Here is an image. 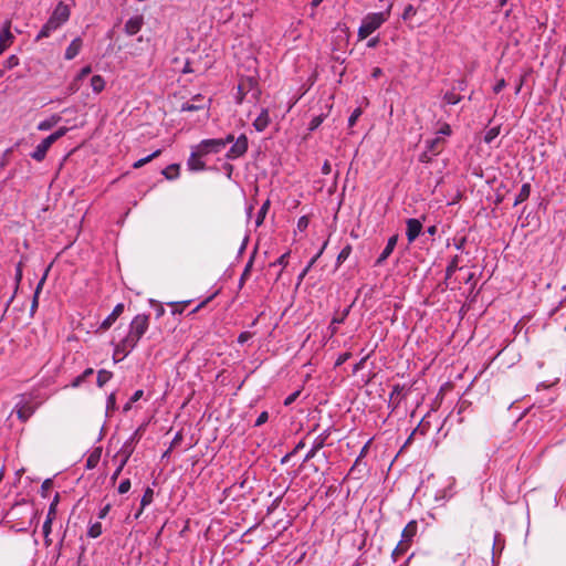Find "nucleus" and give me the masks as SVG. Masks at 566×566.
<instances>
[{"label":"nucleus","mask_w":566,"mask_h":566,"mask_svg":"<svg viewBox=\"0 0 566 566\" xmlns=\"http://www.w3.org/2000/svg\"><path fill=\"white\" fill-rule=\"evenodd\" d=\"M253 261H254V253L250 256L249 261L247 262L244 269H243V272L240 276V280H239V285L242 286L245 282V280L249 277L250 275V272L252 270V266H253Z\"/></svg>","instance_id":"a19ab883"},{"label":"nucleus","mask_w":566,"mask_h":566,"mask_svg":"<svg viewBox=\"0 0 566 566\" xmlns=\"http://www.w3.org/2000/svg\"><path fill=\"white\" fill-rule=\"evenodd\" d=\"M531 190H532L531 184H528V182L523 184L520 189V192L515 197L514 206H518L520 203L526 201L531 196Z\"/></svg>","instance_id":"a878e982"},{"label":"nucleus","mask_w":566,"mask_h":566,"mask_svg":"<svg viewBox=\"0 0 566 566\" xmlns=\"http://www.w3.org/2000/svg\"><path fill=\"white\" fill-rule=\"evenodd\" d=\"M270 122H271V119H270L269 109L262 108L260 114L253 120L252 125L256 132L262 133L268 128V126L270 125Z\"/></svg>","instance_id":"412c9836"},{"label":"nucleus","mask_w":566,"mask_h":566,"mask_svg":"<svg viewBox=\"0 0 566 566\" xmlns=\"http://www.w3.org/2000/svg\"><path fill=\"white\" fill-rule=\"evenodd\" d=\"M249 149V139L245 134H241L237 137L234 143L226 153L224 157L229 161L237 160L243 157Z\"/></svg>","instance_id":"39448f33"},{"label":"nucleus","mask_w":566,"mask_h":566,"mask_svg":"<svg viewBox=\"0 0 566 566\" xmlns=\"http://www.w3.org/2000/svg\"><path fill=\"white\" fill-rule=\"evenodd\" d=\"M327 245V241L324 242V244L322 245V248L318 250V252L310 260L308 264L305 266V269L300 273L298 275V280H303L305 277V275L307 274V272L310 271V269L315 264V262L318 260V258L323 254L325 248Z\"/></svg>","instance_id":"c85d7f7f"},{"label":"nucleus","mask_w":566,"mask_h":566,"mask_svg":"<svg viewBox=\"0 0 566 566\" xmlns=\"http://www.w3.org/2000/svg\"><path fill=\"white\" fill-rule=\"evenodd\" d=\"M468 87V81L465 78H460L455 82L453 86V91H464Z\"/></svg>","instance_id":"774afa93"},{"label":"nucleus","mask_w":566,"mask_h":566,"mask_svg":"<svg viewBox=\"0 0 566 566\" xmlns=\"http://www.w3.org/2000/svg\"><path fill=\"white\" fill-rule=\"evenodd\" d=\"M428 418H429V413H427L420 420L419 424L412 430L411 434L406 440L405 446L409 444L411 442V440L415 439L417 436L424 437L429 432V430L431 428V423L428 420Z\"/></svg>","instance_id":"a211bd4d"},{"label":"nucleus","mask_w":566,"mask_h":566,"mask_svg":"<svg viewBox=\"0 0 566 566\" xmlns=\"http://www.w3.org/2000/svg\"><path fill=\"white\" fill-rule=\"evenodd\" d=\"M71 15L70 7L63 1H59L48 21L42 25L39 33L35 36V41L51 36L56 30L65 24Z\"/></svg>","instance_id":"f257e3e1"},{"label":"nucleus","mask_w":566,"mask_h":566,"mask_svg":"<svg viewBox=\"0 0 566 566\" xmlns=\"http://www.w3.org/2000/svg\"><path fill=\"white\" fill-rule=\"evenodd\" d=\"M127 463L125 462V460H120L117 468L115 469V471L113 472V474L111 475V481L112 482H115L119 474L122 473L124 467L126 465Z\"/></svg>","instance_id":"680f3d73"},{"label":"nucleus","mask_w":566,"mask_h":566,"mask_svg":"<svg viewBox=\"0 0 566 566\" xmlns=\"http://www.w3.org/2000/svg\"><path fill=\"white\" fill-rule=\"evenodd\" d=\"M460 264V255L455 254L451 258L449 261L447 268H446V280H449L452 277V275L458 271L462 270V268L459 266Z\"/></svg>","instance_id":"393cba45"},{"label":"nucleus","mask_w":566,"mask_h":566,"mask_svg":"<svg viewBox=\"0 0 566 566\" xmlns=\"http://www.w3.org/2000/svg\"><path fill=\"white\" fill-rule=\"evenodd\" d=\"M218 295V291H216L214 293H212L210 296L206 297L203 301H201L195 308L191 313H197L198 311H200L202 307H205L209 302H211L216 296Z\"/></svg>","instance_id":"4d7b16f0"},{"label":"nucleus","mask_w":566,"mask_h":566,"mask_svg":"<svg viewBox=\"0 0 566 566\" xmlns=\"http://www.w3.org/2000/svg\"><path fill=\"white\" fill-rule=\"evenodd\" d=\"M67 132H69V127L62 126V127L57 128L55 132H53L52 134H50L49 136L54 142H56L60 138H62L63 136H65Z\"/></svg>","instance_id":"603ef678"},{"label":"nucleus","mask_w":566,"mask_h":566,"mask_svg":"<svg viewBox=\"0 0 566 566\" xmlns=\"http://www.w3.org/2000/svg\"><path fill=\"white\" fill-rule=\"evenodd\" d=\"M140 428L137 429L122 446L118 454L122 457L120 460H125L127 463L135 450V443L139 440Z\"/></svg>","instance_id":"9b49d317"},{"label":"nucleus","mask_w":566,"mask_h":566,"mask_svg":"<svg viewBox=\"0 0 566 566\" xmlns=\"http://www.w3.org/2000/svg\"><path fill=\"white\" fill-rule=\"evenodd\" d=\"M369 354L364 356L359 361H357L353 367V374H357L359 370H361L365 367V364L367 359L369 358Z\"/></svg>","instance_id":"69168bd1"},{"label":"nucleus","mask_w":566,"mask_h":566,"mask_svg":"<svg viewBox=\"0 0 566 566\" xmlns=\"http://www.w3.org/2000/svg\"><path fill=\"white\" fill-rule=\"evenodd\" d=\"M52 480L51 479H45L42 484H41V496L42 497H46L48 496V492L49 490L52 488Z\"/></svg>","instance_id":"052dcab7"},{"label":"nucleus","mask_w":566,"mask_h":566,"mask_svg":"<svg viewBox=\"0 0 566 566\" xmlns=\"http://www.w3.org/2000/svg\"><path fill=\"white\" fill-rule=\"evenodd\" d=\"M323 120H324V117L322 115L314 116L308 124V130L310 132L316 130L322 125Z\"/></svg>","instance_id":"3c124183"},{"label":"nucleus","mask_w":566,"mask_h":566,"mask_svg":"<svg viewBox=\"0 0 566 566\" xmlns=\"http://www.w3.org/2000/svg\"><path fill=\"white\" fill-rule=\"evenodd\" d=\"M269 420V412L268 411H262L255 422H254V427H261L262 424H264L266 421Z\"/></svg>","instance_id":"0e129e2a"},{"label":"nucleus","mask_w":566,"mask_h":566,"mask_svg":"<svg viewBox=\"0 0 566 566\" xmlns=\"http://www.w3.org/2000/svg\"><path fill=\"white\" fill-rule=\"evenodd\" d=\"M455 479L453 476L448 478L447 485L438 489L434 493L433 500L439 506L446 505L454 495Z\"/></svg>","instance_id":"0eeeda50"},{"label":"nucleus","mask_w":566,"mask_h":566,"mask_svg":"<svg viewBox=\"0 0 566 566\" xmlns=\"http://www.w3.org/2000/svg\"><path fill=\"white\" fill-rule=\"evenodd\" d=\"M409 544L407 543H403L402 541H400L397 546L395 547V549L392 551V554H391V557L395 562L398 560V558L403 555L408 549H409Z\"/></svg>","instance_id":"ea45409f"},{"label":"nucleus","mask_w":566,"mask_h":566,"mask_svg":"<svg viewBox=\"0 0 566 566\" xmlns=\"http://www.w3.org/2000/svg\"><path fill=\"white\" fill-rule=\"evenodd\" d=\"M467 243H468V238L465 235L453 239V247L460 252H462L464 250Z\"/></svg>","instance_id":"8fccbe9b"},{"label":"nucleus","mask_w":566,"mask_h":566,"mask_svg":"<svg viewBox=\"0 0 566 566\" xmlns=\"http://www.w3.org/2000/svg\"><path fill=\"white\" fill-rule=\"evenodd\" d=\"M132 488V482L129 479H124L120 481L119 485H118V493L119 494H126Z\"/></svg>","instance_id":"5fc2aeb1"},{"label":"nucleus","mask_w":566,"mask_h":566,"mask_svg":"<svg viewBox=\"0 0 566 566\" xmlns=\"http://www.w3.org/2000/svg\"><path fill=\"white\" fill-rule=\"evenodd\" d=\"M62 120V117L61 115L59 114H53L51 117L49 118H45L43 120H41L39 124H38V129L41 130V132H46V130H50L52 129L57 123H60Z\"/></svg>","instance_id":"b1692460"},{"label":"nucleus","mask_w":566,"mask_h":566,"mask_svg":"<svg viewBox=\"0 0 566 566\" xmlns=\"http://www.w3.org/2000/svg\"><path fill=\"white\" fill-rule=\"evenodd\" d=\"M203 157L198 153V149L193 146L191 154L187 160L188 169L191 171H202L206 169V164L200 158Z\"/></svg>","instance_id":"6ab92c4d"},{"label":"nucleus","mask_w":566,"mask_h":566,"mask_svg":"<svg viewBox=\"0 0 566 566\" xmlns=\"http://www.w3.org/2000/svg\"><path fill=\"white\" fill-rule=\"evenodd\" d=\"M116 409H117L116 395H115V392H112L107 396V399H106V416H108L109 412H113Z\"/></svg>","instance_id":"c03bdc74"},{"label":"nucleus","mask_w":566,"mask_h":566,"mask_svg":"<svg viewBox=\"0 0 566 566\" xmlns=\"http://www.w3.org/2000/svg\"><path fill=\"white\" fill-rule=\"evenodd\" d=\"M300 395H301V389H297V390H295V391L291 392V394H290V395L284 399V402H283V403H284V406H285V407H289V406H291L292 403H294V402H295V400L300 397Z\"/></svg>","instance_id":"6e6d98bb"},{"label":"nucleus","mask_w":566,"mask_h":566,"mask_svg":"<svg viewBox=\"0 0 566 566\" xmlns=\"http://www.w3.org/2000/svg\"><path fill=\"white\" fill-rule=\"evenodd\" d=\"M14 40V35L11 32V21L7 20L0 28V54L3 53V51L12 44Z\"/></svg>","instance_id":"2eb2a0df"},{"label":"nucleus","mask_w":566,"mask_h":566,"mask_svg":"<svg viewBox=\"0 0 566 566\" xmlns=\"http://www.w3.org/2000/svg\"><path fill=\"white\" fill-rule=\"evenodd\" d=\"M332 434V427L325 429L322 433H319L313 441L311 449L307 451V453L304 457L303 462H307L312 460L317 452L323 449L326 446L327 439Z\"/></svg>","instance_id":"1a4fd4ad"},{"label":"nucleus","mask_w":566,"mask_h":566,"mask_svg":"<svg viewBox=\"0 0 566 566\" xmlns=\"http://www.w3.org/2000/svg\"><path fill=\"white\" fill-rule=\"evenodd\" d=\"M59 501H60V494L56 493L54 495L52 502L50 503L49 511H48V514H46V517L44 521V522H49V527H52V523L56 515V506L59 504Z\"/></svg>","instance_id":"bb28decb"},{"label":"nucleus","mask_w":566,"mask_h":566,"mask_svg":"<svg viewBox=\"0 0 566 566\" xmlns=\"http://www.w3.org/2000/svg\"><path fill=\"white\" fill-rule=\"evenodd\" d=\"M353 251V248L350 244H346L342 250L340 252L338 253L337 255V259H336V266L338 268L339 265H342L350 255Z\"/></svg>","instance_id":"58836bf2"},{"label":"nucleus","mask_w":566,"mask_h":566,"mask_svg":"<svg viewBox=\"0 0 566 566\" xmlns=\"http://www.w3.org/2000/svg\"><path fill=\"white\" fill-rule=\"evenodd\" d=\"M422 222L417 218H409L406 220V237L408 243H412L422 232Z\"/></svg>","instance_id":"9d476101"},{"label":"nucleus","mask_w":566,"mask_h":566,"mask_svg":"<svg viewBox=\"0 0 566 566\" xmlns=\"http://www.w3.org/2000/svg\"><path fill=\"white\" fill-rule=\"evenodd\" d=\"M500 132H501L500 126H494V127H491L490 129H488L483 137L484 143L491 144L500 135Z\"/></svg>","instance_id":"37998d69"},{"label":"nucleus","mask_w":566,"mask_h":566,"mask_svg":"<svg viewBox=\"0 0 566 566\" xmlns=\"http://www.w3.org/2000/svg\"><path fill=\"white\" fill-rule=\"evenodd\" d=\"M462 96L455 94L453 88L451 91H447L442 96V102L447 105H457L462 101Z\"/></svg>","instance_id":"c756f323"},{"label":"nucleus","mask_w":566,"mask_h":566,"mask_svg":"<svg viewBox=\"0 0 566 566\" xmlns=\"http://www.w3.org/2000/svg\"><path fill=\"white\" fill-rule=\"evenodd\" d=\"M19 62H20L19 57H18L15 54H11V55H10L9 57H7V60L4 61L3 66H4V69H7V70H11V69H13V67L18 66V65H19Z\"/></svg>","instance_id":"09e8293b"},{"label":"nucleus","mask_w":566,"mask_h":566,"mask_svg":"<svg viewBox=\"0 0 566 566\" xmlns=\"http://www.w3.org/2000/svg\"><path fill=\"white\" fill-rule=\"evenodd\" d=\"M390 8L388 7L386 11L380 12H369L367 13L357 30L358 40H365L369 35H371L375 31H377L381 25L389 19Z\"/></svg>","instance_id":"f03ea898"},{"label":"nucleus","mask_w":566,"mask_h":566,"mask_svg":"<svg viewBox=\"0 0 566 566\" xmlns=\"http://www.w3.org/2000/svg\"><path fill=\"white\" fill-rule=\"evenodd\" d=\"M205 102V97L201 94H196L192 96L190 102H185L180 106V112H197L201 111L209 105H207ZM208 104H210V99H208Z\"/></svg>","instance_id":"dca6fc26"},{"label":"nucleus","mask_w":566,"mask_h":566,"mask_svg":"<svg viewBox=\"0 0 566 566\" xmlns=\"http://www.w3.org/2000/svg\"><path fill=\"white\" fill-rule=\"evenodd\" d=\"M91 72H92V67L90 65L83 66L76 75V81L84 80L86 76H88L91 74Z\"/></svg>","instance_id":"e2e57ef3"},{"label":"nucleus","mask_w":566,"mask_h":566,"mask_svg":"<svg viewBox=\"0 0 566 566\" xmlns=\"http://www.w3.org/2000/svg\"><path fill=\"white\" fill-rule=\"evenodd\" d=\"M54 143L55 142L50 136H46L41 140L40 144L36 145L34 150L30 154L31 158L39 163L44 160L48 150Z\"/></svg>","instance_id":"4468645a"},{"label":"nucleus","mask_w":566,"mask_h":566,"mask_svg":"<svg viewBox=\"0 0 566 566\" xmlns=\"http://www.w3.org/2000/svg\"><path fill=\"white\" fill-rule=\"evenodd\" d=\"M350 357H352V354L349 352L339 354L335 360V367H339V366L344 365Z\"/></svg>","instance_id":"13d9d810"},{"label":"nucleus","mask_w":566,"mask_h":566,"mask_svg":"<svg viewBox=\"0 0 566 566\" xmlns=\"http://www.w3.org/2000/svg\"><path fill=\"white\" fill-rule=\"evenodd\" d=\"M202 156L219 154L224 149V143L218 138L202 139L195 146Z\"/></svg>","instance_id":"6e6552de"},{"label":"nucleus","mask_w":566,"mask_h":566,"mask_svg":"<svg viewBox=\"0 0 566 566\" xmlns=\"http://www.w3.org/2000/svg\"><path fill=\"white\" fill-rule=\"evenodd\" d=\"M282 501V496H276L273 502L268 506V514H272L280 505Z\"/></svg>","instance_id":"338daca9"},{"label":"nucleus","mask_w":566,"mask_h":566,"mask_svg":"<svg viewBox=\"0 0 566 566\" xmlns=\"http://www.w3.org/2000/svg\"><path fill=\"white\" fill-rule=\"evenodd\" d=\"M269 208H270V200H266L265 202H263V205L261 206V208L258 211V214L255 218V227H260L263 223L265 216L269 211Z\"/></svg>","instance_id":"4c0bfd02"},{"label":"nucleus","mask_w":566,"mask_h":566,"mask_svg":"<svg viewBox=\"0 0 566 566\" xmlns=\"http://www.w3.org/2000/svg\"><path fill=\"white\" fill-rule=\"evenodd\" d=\"M310 224V219L307 216H302L298 218L297 220V223H296V228L300 232H303L307 229Z\"/></svg>","instance_id":"864d4df0"},{"label":"nucleus","mask_w":566,"mask_h":566,"mask_svg":"<svg viewBox=\"0 0 566 566\" xmlns=\"http://www.w3.org/2000/svg\"><path fill=\"white\" fill-rule=\"evenodd\" d=\"M94 375V369L88 367L86 368L82 374H80L78 376H76L71 382L70 385H67L66 387H71V388H80L81 386H83V384Z\"/></svg>","instance_id":"5701e85b"},{"label":"nucleus","mask_w":566,"mask_h":566,"mask_svg":"<svg viewBox=\"0 0 566 566\" xmlns=\"http://www.w3.org/2000/svg\"><path fill=\"white\" fill-rule=\"evenodd\" d=\"M91 87L94 93L98 94L105 88V80L102 75H93L91 77Z\"/></svg>","instance_id":"2f4dec72"},{"label":"nucleus","mask_w":566,"mask_h":566,"mask_svg":"<svg viewBox=\"0 0 566 566\" xmlns=\"http://www.w3.org/2000/svg\"><path fill=\"white\" fill-rule=\"evenodd\" d=\"M361 114H363L361 108H359V107L355 108L348 117V120H347L348 127H354L356 125L358 118L361 116Z\"/></svg>","instance_id":"49530a36"},{"label":"nucleus","mask_w":566,"mask_h":566,"mask_svg":"<svg viewBox=\"0 0 566 566\" xmlns=\"http://www.w3.org/2000/svg\"><path fill=\"white\" fill-rule=\"evenodd\" d=\"M83 40L81 36H76L75 39H73L69 46L65 49L64 59L67 61L75 59L81 52Z\"/></svg>","instance_id":"aec40b11"},{"label":"nucleus","mask_w":566,"mask_h":566,"mask_svg":"<svg viewBox=\"0 0 566 566\" xmlns=\"http://www.w3.org/2000/svg\"><path fill=\"white\" fill-rule=\"evenodd\" d=\"M467 408H469V403L465 400L461 401L460 403L457 405V407L449 415V418H453L454 413H457L458 422L461 423L463 421L461 413L464 412Z\"/></svg>","instance_id":"79ce46f5"},{"label":"nucleus","mask_w":566,"mask_h":566,"mask_svg":"<svg viewBox=\"0 0 566 566\" xmlns=\"http://www.w3.org/2000/svg\"><path fill=\"white\" fill-rule=\"evenodd\" d=\"M161 174L164 177L168 180H175L179 177V165L178 164H171L167 166L165 169H163Z\"/></svg>","instance_id":"7c9ffc66"},{"label":"nucleus","mask_w":566,"mask_h":566,"mask_svg":"<svg viewBox=\"0 0 566 566\" xmlns=\"http://www.w3.org/2000/svg\"><path fill=\"white\" fill-rule=\"evenodd\" d=\"M103 533V526L102 523L95 522L91 523L87 528V537L90 538H97Z\"/></svg>","instance_id":"e433bc0d"},{"label":"nucleus","mask_w":566,"mask_h":566,"mask_svg":"<svg viewBox=\"0 0 566 566\" xmlns=\"http://www.w3.org/2000/svg\"><path fill=\"white\" fill-rule=\"evenodd\" d=\"M442 138L437 136L432 139H427L426 140V149L427 151L433 154V155H437L439 153V147L440 145L442 144Z\"/></svg>","instance_id":"473e14b6"},{"label":"nucleus","mask_w":566,"mask_h":566,"mask_svg":"<svg viewBox=\"0 0 566 566\" xmlns=\"http://www.w3.org/2000/svg\"><path fill=\"white\" fill-rule=\"evenodd\" d=\"M36 405L32 403V397L27 395H21L19 397L18 402L13 408V412L17 413L18 419L21 422H27L35 412Z\"/></svg>","instance_id":"20e7f679"},{"label":"nucleus","mask_w":566,"mask_h":566,"mask_svg":"<svg viewBox=\"0 0 566 566\" xmlns=\"http://www.w3.org/2000/svg\"><path fill=\"white\" fill-rule=\"evenodd\" d=\"M160 154H161V149H156L155 151L147 155L146 157H143V158L136 160L133 164V167L135 169L142 168L144 165H146V164L150 163L153 159L157 158Z\"/></svg>","instance_id":"72a5a7b5"},{"label":"nucleus","mask_w":566,"mask_h":566,"mask_svg":"<svg viewBox=\"0 0 566 566\" xmlns=\"http://www.w3.org/2000/svg\"><path fill=\"white\" fill-rule=\"evenodd\" d=\"M402 390H403V386L400 384H395L392 386L390 395H389V402H388L389 407L392 405V410L399 405V400L394 403V399H396L398 396H400Z\"/></svg>","instance_id":"f704fd0d"},{"label":"nucleus","mask_w":566,"mask_h":566,"mask_svg":"<svg viewBox=\"0 0 566 566\" xmlns=\"http://www.w3.org/2000/svg\"><path fill=\"white\" fill-rule=\"evenodd\" d=\"M52 532V527H49V522H44L42 526V533L44 537V545L49 547L52 544V539L50 538V534Z\"/></svg>","instance_id":"de8ad7c7"},{"label":"nucleus","mask_w":566,"mask_h":566,"mask_svg":"<svg viewBox=\"0 0 566 566\" xmlns=\"http://www.w3.org/2000/svg\"><path fill=\"white\" fill-rule=\"evenodd\" d=\"M253 337V333L251 332H241L237 338V343L239 345H244L249 339Z\"/></svg>","instance_id":"bf43d9fd"},{"label":"nucleus","mask_w":566,"mask_h":566,"mask_svg":"<svg viewBox=\"0 0 566 566\" xmlns=\"http://www.w3.org/2000/svg\"><path fill=\"white\" fill-rule=\"evenodd\" d=\"M148 327H149V315L148 314H138L132 319V322L129 324V331L126 336L138 345L140 338L148 331Z\"/></svg>","instance_id":"7ed1b4c3"},{"label":"nucleus","mask_w":566,"mask_h":566,"mask_svg":"<svg viewBox=\"0 0 566 566\" xmlns=\"http://www.w3.org/2000/svg\"><path fill=\"white\" fill-rule=\"evenodd\" d=\"M124 312V304L118 303L115 305L113 311L102 321L99 325V329L107 331L111 328V326L116 322V319L122 315Z\"/></svg>","instance_id":"f3484780"},{"label":"nucleus","mask_w":566,"mask_h":566,"mask_svg":"<svg viewBox=\"0 0 566 566\" xmlns=\"http://www.w3.org/2000/svg\"><path fill=\"white\" fill-rule=\"evenodd\" d=\"M145 21L143 14L130 17L124 24V33L128 36L136 35L143 28Z\"/></svg>","instance_id":"ddd939ff"},{"label":"nucleus","mask_w":566,"mask_h":566,"mask_svg":"<svg viewBox=\"0 0 566 566\" xmlns=\"http://www.w3.org/2000/svg\"><path fill=\"white\" fill-rule=\"evenodd\" d=\"M398 239H399V235L397 233L392 234L391 237L388 238L386 247L384 248V250L381 251V253L378 255V258L376 259V261L374 263L375 266H381L386 262V260L394 252V250L398 243Z\"/></svg>","instance_id":"f8f14e48"},{"label":"nucleus","mask_w":566,"mask_h":566,"mask_svg":"<svg viewBox=\"0 0 566 566\" xmlns=\"http://www.w3.org/2000/svg\"><path fill=\"white\" fill-rule=\"evenodd\" d=\"M416 13H417V9L412 4H407L401 14V19L403 21H409L416 15Z\"/></svg>","instance_id":"a18cd8bd"},{"label":"nucleus","mask_w":566,"mask_h":566,"mask_svg":"<svg viewBox=\"0 0 566 566\" xmlns=\"http://www.w3.org/2000/svg\"><path fill=\"white\" fill-rule=\"evenodd\" d=\"M153 500H154V490L148 486V488H146V490L144 491V494L142 496L140 509H139L138 513L136 514V517H138L143 513L144 509L146 506H148L153 502Z\"/></svg>","instance_id":"cd10ccee"},{"label":"nucleus","mask_w":566,"mask_h":566,"mask_svg":"<svg viewBox=\"0 0 566 566\" xmlns=\"http://www.w3.org/2000/svg\"><path fill=\"white\" fill-rule=\"evenodd\" d=\"M418 532V523L417 521L412 520L410 521L402 530L401 532V539L403 543L411 544L415 536Z\"/></svg>","instance_id":"4be33fe9"},{"label":"nucleus","mask_w":566,"mask_h":566,"mask_svg":"<svg viewBox=\"0 0 566 566\" xmlns=\"http://www.w3.org/2000/svg\"><path fill=\"white\" fill-rule=\"evenodd\" d=\"M113 361L117 364L123 361L137 347V344L125 336L118 343H113Z\"/></svg>","instance_id":"423d86ee"},{"label":"nucleus","mask_w":566,"mask_h":566,"mask_svg":"<svg viewBox=\"0 0 566 566\" xmlns=\"http://www.w3.org/2000/svg\"><path fill=\"white\" fill-rule=\"evenodd\" d=\"M113 378V373L106 369H101L97 373L96 385L102 388Z\"/></svg>","instance_id":"c9c22d12"}]
</instances>
